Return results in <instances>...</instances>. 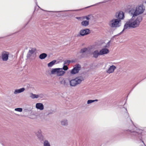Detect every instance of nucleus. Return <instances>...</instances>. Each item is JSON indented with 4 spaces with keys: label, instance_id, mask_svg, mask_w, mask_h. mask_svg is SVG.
Returning <instances> with one entry per match:
<instances>
[{
    "label": "nucleus",
    "instance_id": "1",
    "mask_svg": "<svg viewBox=\"0 0 146 146\" xmlns=\"http://www.w3.org/2000/svg\"><path fill=\"white\" fill-rule=\"evenodd\" d=\"M131 15L132 16V18L126 22L124 26L123 29L120 33V34H121L125 29L130 28H135L139 26L140 22L142 20V17L139 16L135 18V16Z\"/></svg>",
    "mask_w": 146,
    "mask_h": 146
},
{
    "label": "nucleus",
    "instance_id": "2",
    "mask_svg": "<svg viewBox=\"0 0 146 146\" xmlns=\"http://www.w3.org/2000/svg\"><path fill=\"white\" fill-rule=\"evenodd\" d=\"M145 10V8L143 5H138L135 8H131L129 11L131 15L137 16L142 14Z\"/></svg>",
    "mask_w": 146,
    "mask_h": 146
},
{
    "label": "nucleus",
    "instance_id": "3",
    "mask_svg": "<svg viewBox=\"0 0 146 146\" xmlns=\"http://www.w3.org/2000/svg\"><path fill=\"white\" fill-rule=\"evenodd\" d=\"M129 131L132 136H134L136 138H138L140 140H141L142 138V133L143 131L141 129H137L135 126L133 125V129L130 128L127 130Z\"/></svg>",
    "mask_w": 146,
    "mask_h": 146
},
{
    "label": "nucleus",
    "instance_id": "4",
    "mask_svg": "<svg viewBox=\"0 0 146 146\" xmlns=\"http://www.w3.org/2000/svg\"><path fill=\"white\" fill-rule=\"evenodd\" d=\"M83 80V78L82 77H77L74 79L69 80L70 85L72 87H75L80 84Z\"/></svg>",
    "mask_w": 146,
    "mask_h": 146
},
{
    "label": "nucleus",
    "instance_id": "5",
    "mask_svg": "<svg viewBox=\"0 0 146 146\" xmlns=\"http://www.w3.org/2000/svg\"><path fill=\"white\" fill-rule=\"evenodd\" d=\"M121 21L118 19H113L110 20L108 23V25L111 28H117L121 26Z\"/></svg>",
    "mask_w": 146,
    "mask_h": 146
},
{
    "label": "nucleus",
    "instance_id": "6",
    "mask_svg": "<svg viewBox=\"0 0 146 146\" xmlns=\"http://www.w3.org/2000/svg\"><path fill=\"white\" fill-rule=\"evenodd\" d=\"M51 72L52 74H56L57 76H63L65 72L62 70V68H58L52 69Z\"/></svg>",
    "mask_w": 146,
    "mask_h": 146
},
{
    "label": "nucleus",
    "instance_id": "7",
    "mask_svg": "<svg viewBox=\"0 0 146 146\" xmlns=\"http://www.w3.org/2000/svg\"><path fill=\"white\" fill-rule=\"evenodd\" d=\"M36 50L35 48H31L29 50L27 54V57L32 60L35 59L36 57V54L35 53Z\"/></svg>",
    "mask_w": 146,
    "mask_h": 146
},
{
    "label": "nucleus",
    "instance_id": "8",
    "mask_svg": "<svg viewBox=\"0 0 146 146\" xmlns=\"http://www.w3.org/2000/svg\"><path fill=\"white\" fill-rule=\"evenodd\" d=\"M10 53L7 51L3 50L1 53V58L3 61H7L9 59Z\"/></svg>",
    "mask_w": 146,
    "mask_h": 146
},
{
    "label": "nucleus",
    "instance_id": "9",
    "mask_svg": "<svg viewBox=\"0 0 146 146\" xmlns=\"http://www.w3.org/2000/svg\"><path fill=\"white\" fill-rule=\"evenodd\" d=\"M81 66L79 64L76 65L71 70L70 73L72 74H75L78 73L80 70Z\"/></svg>",
    "mask_w": 146,
    "mask_h": 146
},
{
    "label": "nucleus",
    "instance_id": "10",
    "mask_svg": "<svg viewBox=\"0 0 146 146\" xmlns=\"http://www.w3.org/2000/svg\"><path fill=\"white\" fill-rule=\"evenodd\" d=\"M90 33V30L88 29L81 30L79 33V34L78 35V36H83L87 35Z\"/></svg>",
    "mask_w": 146,
    "mask_h": 146
},
{
    "label": "nucleus",
    "instance_id": "11",
    "mask_svg": "<svg viewBox=\"0 0 146 146\" xmlns=\"http://www.w3.org/2000/svg\"><path fill=\"white\" fill-rule=\"evenodd\" d=\"M93 18L94 17L92 15L90 14L82 17H76V18L81 20L86 19V20H90L93 19Z\"/></svg>",
    "mask_w": 146,
    "mask_h": 146
},
{
    "label": "nucleus",
    "instance_id": "12",
    "mask_svg": "<svg viewBox=\"0 0 146 146\" xmlns=\"http://www.w3.org/2000/svg\"><path fill=\"white\" fill-rule=\"evenodd\" d=\"M116 68V67L113 65L110 66L108 69L106 70V72L109 74L113 73Z\"/></svg>",
    "mask_w": 146,
    "mask_h": 146
},
{
    "label": "nucleus",
    "instance_id": "13",
    "mask_svg": "<svg viewBox=\"0 0 146 146\" xmlns=\"http://www.w3.org/2000/svg\"><path fill=\"white\" fill-rule=\"evenodd\" d=\"M101 55H104L109 53L110 52L108 48H103L100 50Z\"/></svg>",
    "mask_w": 146,
    "mask_h": 146
},
{
    "label": "nucleus",
    "instance_id": "14",
    "mask_svg": "<svg viewBox=\"0 0 146 146\" xmlns=\"http://www.w3.org/2000/svg\"><path fill=\"white\" fill-rule=\"evenodd\" d=\"M116 17L119 19H122L124 17V14L122 11L117 12L116 14Z\"/></svg>",
    "mask_w": 146,
    "mask_h": 146
},
{
    "label": "nucleus",
    "instance_id": "15",
    "mask_svg": "<svg viewBox=\"0 0 146 146\" xmlns=\"http://www.w3.org/2000/svg\"><path fill=\"white\" fill-rule=\"evenodd\" d=\"M36 108L40 110H43L44 109V106L43 104L40 103H38L36 104Z\"/></svg>",
    "mask_w": 146,
    "mask_h": 146
},
{
    "label": "nucleus",
    "instance_id": "16",
    "mask_svg": "<svg viewBox=\"0 0 146 146\" xmlns=\"http://www.w3.org/2000/svg\"><path fill=\"white\" fill-rule=\"evenodd\" d=\"M62 125L64 126H66L68 125V121L67 119H64L60 121Z\"/></svg>",
    "mask_w": 146,
    "mask_h": 146
},
{
    "label": "nucleus",
    "instance_id": "17",
    "mask_svg": "<svg viewBox=\"0 0 146 146\" xmlns=\"http://www.w3.org/2000/svg\"><path fill=\"white\" fill-rule=\"evenodd\" d=\"M89 20H84L82 21L81 23V25L84 27H86L89 25Z\"/></svg>",
    "mask_w": 146,
    "mask_h": 146
},
{
    "label": "nucleus",
    "instance_id": "18",
    "mask_svg": "<svg viewBox=\"0 0 146 146\" xmlns=\"http://www.w3.org/2000/svg\"><path fill=\"white\" fill-rule=\"evenodd\" d=\"M41 133V131L40 130H38L35 133L36 134L39 139H41L42 138V136Z\"/></svg>",
    "mask_w": 146,
    "mask_h": 146
},
{
    "label": "nucleus",
    "instance_id": "19",
    "mask_svg": "<svg viewBox=\"0 0 146 146\" xmlns=\"http://www.w3.org/2000/svg\"><path fill=\"white\" fill-rule=\"evenodd\" d=\"M25 90V88H22L19 89H16L15 90L14 93L15 94H17L22 92H24Z\"/></svg>",
    "mask_w": 146,
    "mask_h": 146
},
{
    "label": "nucleus",
    "instance_id": "20",
    "mask_svg": "<svg viewBox=\"0 0 146 146\" xmlns=\"http://www.w3.org/2000/svg\"><path fill=\"white\" fill-rule=\"evenodd\" d=\"M93 57L95 58H97L99 55H101L100 54V52L98 50H96L93 52Z\"/></svg>",
    "mask_w": 146,
    "mask_h": 146
},
{
    "label": "nucleus",
    "instance_id": "21",
    "mask_svg": "<svg viewBox=\"0 0 146 146\" xmlns=\"http://www.w3.org/2000/svg\"><path fill=\"white\" fill-rule=\"evenodd\" d=\"M43 146H51L50 142L47 140H44L43 143Z\"/></svg>",
    "mask_w": 146,
    "mask_h": 146
},
{
    "label": "nucleus",
    "instance_id": "22",
    "mask_svg": "<svg viewBox=\"0 0 146 146\" xmlns=\"http://www.w3.org/2000/svg\"><path fill=\"white\" fill-rule=\"evenodd\" d=\"M47 56V54L45 53H43L41 54L39 56V58L41 59H44Z\"/></svg>",
    "mask_w": 146,
    "mask_h": 146
},
{
    "label": "nucleus",
    "instance_id": "23",
    "mask_svg": "<svg viewBox=\"0 0 146 146\" xmlns=\"http://www.w3.org/2000/svg\"><path fill=\"white\" fill-rule=\"evenodd\" d=\"M36 94H34L32 93H31L29 94V97L33 99L37 98Z\"/></svg>",
    "mask_w": 146,
    "mask_h": 146
},
{
    "label": "nucleus",
    "instance_id": "24",
    "mask_svg": "<svg viewBox=\"0 0 146 146\" xmlns=\"http://www.w3.org/2000/svg\"><path fill=\"white\" fill-rule=\"evenodd\" d=\"M56 61V60H53L51 62H50V63H49L48 64V67H50L52 66L53 65H54L55 64Z\"/></svg>",
    "mask_w": 146,
    "mask_h": 146
},
{
    "label": "nucleus",
    "instance_id": "25",
    "mask_svg": "<svg viewBox=\"0 0 146 146\" xmlns=\"http://www.w3.org/2000/svg\"><path fill=\"white\" fill-rule=\"evenodd\" d=\"M88 50V48H84L82 49L80 52V53H83L86 52Z\"/></svg>",
    "mask_w": 146,
    "mask_h": 146
},
{
    "label": "nucleus",
    "instance_id": "26",
    "mask_svg": "<svg viewBox=\"0 0 146 146\" xmlns=\"http://www.w3.org/2000/svg\"><path fill=\"white\" fill-rule=\"evenodd\" d=\"M98 101V100H97V99L95 100H89L87 101V104H90L92 103L95 102H97Z\"/></svg>",
    "mask_w": 146,
    "mask_h": 146
},
{
    "label": "nucleus",
    "instance_id": "27",
    "mask_svg": "<svg viewBox=\"0 0 146 146\" xmlns=\"http://www.w3.org/2000/svg\"><path fill=\"white\" fill-rule=\"evenodd\" d=\"M37 98L41 99L44 97V95L42 94H36Z\"/></svg>",
    "mask_w": 146,
    "mask_h": 146
},
{
    "label": "nucleus",
    "instance_id": "28",
    "mask_svg": "<svg viewBox=\"0 0 146 146\" xmlns=\"http://www.w3.org/2000/svg\"><path fill=\"white\" fill-rule=\"evenodd\" d=\"M15 110L19 112H21L23 111V109L21 108H17L15 109Z\"/></svg>",
    "mask_w": 146,
    "mask_h": 146
},
{
    "label": "nucleus",
    "instance_id": "29",
    "mask_svg": "<svg viewBox=\"0 0 146 146\" xmlns=\"http://www.w3.org/2000/svg\"><path fill=\"white\" fill-rule=\"evenodd\" d=\"M110 41L107 43L106 45L104 46V48H109L110 46Z\"/></svg>",
    "mask_w": 146,
    "mask_h": 146
},
{
    "label": "nucleus",
    "instance_id": "30",
    "mask_svg": "<svg viewBox=\"0 0 146 146\" xmlns=\"http://www.w3.org/2000/svg\"><path fill=\"white\" fill-rule=\"evenodd\" d=\"M70 62V60H67L66 61H65L64 62V65H67V64H69Z\"/></svg>",
    "mask_w": 146,
    "mask_h": 146
},
{
    "label": "nucleus",
    "instance_id": "31",
    "mask_svg": "<svg viewBox=\"0 0 146 146\" xmlns=\"http://www.w3.org/2000/svg\"><path fill=\"white\" fill-rule=\"evenodd\" d=\"M62 68V70L63 69L64 70H66L68 69V68L66 65H64V66Z\"/></svg>",
    "mask_w": 146,
    "mask_h": 146
},
{
    "label": "nucleus",
    "instance_id": "32",
    "mask_svg": "<svg viewBox=\"0 0 146 146\" xmlns=\"http://www.w3.org/2000/svg\"><path fill=\"white\" fill-rule=\"evenodd\" d=\"M62 82H63V84L64 86H66L67 85L68 83L66 82L65 80H63Z\"/></svg>",
    "mask_w": 146,
    "mask_h": 146
},
{
    "label": "nucleus",
    "instance_id": "33",
    "mask_svg": "<svg viewBox=\"0 0 146 146\" xmlns=\"http://www.w3.org/2000/svg\"><path fill=\"white\" fill-rule=\"evenodd\" d=\"M130 121L131 122V123H132V124H133V122H132V121L131 120V119H130Z\"/></svg>",
    "mask_w": 146,
    "mask_h": 146
},
{
    "label": "nucleus",
    "instance_id": "34",
    "mask_svg": "<svg viewBox=\"0 0 146 146\" xmlns=\"http://www.w3.org/2000/svg\"><path fill=\"white\" fill-rule=\"evenodd\" d=\"M141 140L142 141V142L143 143H143V140H142V139ZM143 144H144V143H143Z\"/></svg>",
    "mask_w": 146,
    "mask_h": 146
},
{
    "label": "nucleus",
    "instance_id": "35",
    "mask_svg": "<svg viewBox=\"0 0 146 146\" xmlns=\"http://www.w3.org/2000/svg\"><path fill=\"white\" fill-rule=\"evenodd\" d=\"M78 10H74V11H78Z\"/></svg>",
    "mask_w": 146,
    "mask_h": 146
},
{
    "label": "nucleus",
    "instance_id": "36",
    "mask_svg": "<svg viewBox=\"0 0 146 146\" xmlns=\"http://www.w3.org/2000/svg\"><path fill=\"white\" fill-rule=\"evenodd\" d=\"M62 82H60V83H61V84H62Z\"/></svg>",
    "mask_w": 146,
    "mask_h": 146
},
{
    "label": "nucleus",
    "instance_id": "37",
    "mask_svg": "<svg viewBox=\"0 0 146 146\" xmlns=\"http://www.w3.org/2000/svg\"><path fill=\"white\" fill-rule=\"evenodd\" d=\"M86 7V8H88V7Z\"/></svg>",
    "mask_w": 146,
    "mask_h": 146
},
{
    "label": "nucleus",
    "instance_id": "38",
    "mask_svg": "<svg viewBox=\"0 0 146 146\" xmlns=\"http://www.w3.org/2000/svg\"><path fill=\"white\" fill-rule=\"evenodd\" d=\"M105 2H106V1H105V2H103V3H105Z\"/></svg>",
    "mask_w": 146,
    "mask_h": 146
},
{
    "label": "nucleus",
    "instance_id": "39",
    "mask_svg": "<svg viewBox=\"0 0 146 146\" xmlns=\"http://www.w3.org/2000/svg\"><path fill=\"white\" fill-rule=\"evenodd\" d=\"M144 145H145V146H146L145 145V144H144Z\"/></svg>",
    "mask_w": 146,
    "mask_h": 146
}]
</instances>
